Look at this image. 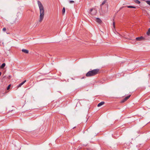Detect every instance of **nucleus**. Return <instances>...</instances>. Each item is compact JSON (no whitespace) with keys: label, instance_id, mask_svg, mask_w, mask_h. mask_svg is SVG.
Listing matches in <instances>:
<instances>
[{"label":"nucleus","instance_id":"f257e3e1","mask_svg":"<svg viewBox=\"0 0 150 150\" xmlns=\"http://www.w3.org/2000/svg\"><path fill=\"white\" fill-rule=\"evenodd\" d=\"M38 4L40 10V17L39 21L41 22L44 18L45 15V9L42 4L40 1H38Z\"/></svg>","mask_w":150,"mask_h":150},{"label":"nucleus","instance_id":"f03ea898","mask_svg":"<svg viewBox=\"0 0 150 150\" xmlns=\"http://www.w3.org/2000/svg\"><path fill=\"white\" fill-rule=\"evenodd\" d=\"M99 69H97L88 71L86 74V76L87 77H91L97 74L98 73Z\"/></svg>","mask_w":150,"mask_h":150},{"label":"nucleus","instance_id":"7ed1b4c3","mask_svg":"<svg viewBox=\"0 0 150 150\" xmlns=\"http://www.w3.org/2000/svg\"><path fill=\"white\" fill-rule=\"evenodd\" d=\"M89 13L92 15H95L97 13V11L95 8H91L90 9Z\"/></svg>","mask_w":150,"mask_h":150},{"label":"nucleus","instance_id":"20e7f679","mask_svg":"<svg viewBox=\"0 0 150 150\" xmlns=\"http://www.w3.org/2000/svg\"><path fill=\"white\" fill-rule=\"evenodd\" d=\"M145 40L143 36H141L136 38V41H140L144 40Z\"/></svg>","mask_w":150,"mask_h":150},{"label":"nucleus","instance_id":"39448f33","mask_svg":"<svg viewBox=\"0 0 150 150\" xmlns=\"http://www.w3.org/2000/svg\"><path fill=\"white\" fill-rule=\"evenodd\" d=\"M26 81V80H25L21 83L19 84L17 86L18 88L21 87L23 84Z\"/></svg>","mask_w":150,"mask_h":150},{"label":"nucleus","instance_id":"423d86ee","mask_svg":"<svg viewBox=\"0 0 150 150\" xmlns=\"http://www.w3.org/2000/svg\"><path fill=\"white\" fill-rule=\"evenodd\" d=\"M105 103V102L103 101H102L101 102L99 103L97 105L98 107H100L101 106L103 105Z\"/></svg>","mask_w":150,"mask_h":150},{"label":"nucleus","instance_id":"0eeeda50","mask_svg":"<svg viewBox=\"0 0 150 150\" xmlns=\"http://www.w3.org/2000/svg\"><path fill=\"white\" fill-rule=\"evenodd\" d=\"M95 21L99 23H100L102 22L101 20L99 18H96Z\"/></svg>","mask_w":150,"mask_h":150},{"label":"nucleus","instance_id":"6e6552de","mask_svg":"<svg viewBox=\"0 0 150 150\" xmlns=\"http://www.w3.org/2000/svg\"><path fill=\"white\" fill-rule=\"evenodd\" d=\"M22 51L26 54L28 53L29 52L28 50L25 49H23L22 50Z\"/></svg>","mask_w":150,"mask_h":150},{"label":"nucleus","instance_id":"1a4fd4ad","mask_svg":"<svg viewBox=\"0 0 150 150\" xmlns=\"http://www.w3.org/2000/svg\"><path fill=\"white\" fill-rule=\"evenodd\" d=\"M146 34L149 36H150V28L148 29L147 32H146Z\"/></svg>","mask_w":150,"mask_h":150},{"label":"nucleus","instance_id":"9d476101","mask_svg":"<svg viewBox=\"0 0 150 150\" xmlns=\"http://www.w3.org/2000/svg\"><path fill=\"white\" fill-rule=\"evenodd\" d=\"M6 65V64L5 63H3L1 65L0 67L1 68H3Z\"/></svg>","mask_w":150,"mask_h":150},{"label":"nucleus","instance_id":"9b49d317","mask_svg":"<svg viewBox=\"0 0 150 150\" xmlns=\"http://www.w3.org/2000/svg\"><path fill=\"white\" fill-rule=\"evenodd\" d=\"M134 1L136 3L139 4L140 3V2L138 0H134Z\"/></svg>","mask_w":150,"mask_h":150},{"label":"nucleus","instance_id":"f8f14e48","mask_svg":"<svg viewBox=\"0 0 150 150\" xmlns=\"http://www.w3.org/2000/svg\"><path fill=\"white\" fill-rule=\"evenodd\" d=\"M65 11V8L64 7L63 8L62 10V13L63 15L64 14Z\"/></svg>","mask_w":150,"mask_h":150},{"label":"nucleus","instance_id":"ddd939ff","mask_svg":"<svg viewBox=\"0 0 150 150\" xmlns=\"http://www.w3.org/2000/svg\"><path fill=\"white\" fill-rule=\"evenodd\" d=\"M127 7L128 8H136V7L134 6H127Z\"/></svg>","mask_w":150,"mask_h":150},{"label":"nucleus","instance_id":"4468645a","mask_svg":"<svg viewBox=\"0 0 150 150\" xmlns=\"http://www.w3.org/2000/svg\"><path fill=\"white\" fill-rule=\"evenodd\" d=\"M131 96V95H129L126 97L125 98L126 100H127L128 99L129 97H130V96Z\"/></svg>","mask_w":150,"mask_h":150},{"label":"nucleus","instance_id":"2eb2a0df","mask_svg":"<svg viewBox=\"0 0 150 150\" xmlns=\"http://www.w3.org/2000/svg\"><path fill=\"white\" fill-rule=\"evenodd\" d=\"M106 1H107V0H104L103 1L102 4L101 5V6H102V5H103V4H104L106 2Z\"/></svg>","mask_w":150,"mask_h":150},{"label":"nucleus","instance_id":"dca6fc26","mask_svg":"<svg viewBox=\"0 0 150 150\" xmlns=\"http://www.w3.org/2000/svg\"><path fill=\"white\" fill-rule=\"evenodd\" d=\"M127 100H126L125 98L123 99L121 101V103H123L124 102H125V101H126Z\"/></svg>","mask_w":150,"mask_h":150},{"label":"nucleus","instance_id":"f3484780","mask_svg":"<svg viewBox=\"0 0 150 150\" xmlns=\"http://www.w3.org/2000/svg\"><path fill=\"white\" fill-rule=\"evenodd\" d=\"M127 100H126L125 98L123 99L121 101V103H123L124 102H125V101H126Z\"/></svg>","mask_w":150,"mask_h":150},{"label":"nucleus","instance_id":"a211bd4d","mask_svg":"<svg viewBox=\"0 0 150 150\" xmlns=\"http://www.w3.org/2000/svg\"><path fill=\"white\" fill-rule=\"evenodd\" d=\"M69 2L70 4H74V1H70Z\"/></svg>","mask_w":150,"mask_h":150},{"label":"nucleus","instance_id":"6ab92c4d","mask_svg":"<svg viewBox=\"0 0 150 150\" xmlns=\"http://www.w3.org/2000/svg\"><path fill=\"white\" fill-rule=\"evenodd\" d=\"M146 2L148 4L150 5V1H146Z\"/></svg>","mask_w":150,"mask_h":150},{"label":"nucleus","instance_id":"aec40b11","mask_svg":"<svg viewBox=\"0 0 150 150\" xmlns=\"http://www.w3.org/2000/svg\"><path fill=\"white\" fill-rule=\"evenodd\" d=\"M10 86H11V85L10 84L7 87V90H8V89H9V88H10Z\"/></svg>","mask_w":150,"mask_h":150},{"label":"nucleus","instance_id":"412c9836","mask_svg":"<svg viewBox=\"0 0 150 150\" xmlns=\"http://www.w3.org/2000/svg\"><path fill=\"white\" fill-rule=\"evenodd\" d=\"M113 28H115V22H113Z\"/></svg>","mask_w":150,"mask_h":150},{"label":"nucleus","instance_id":"4be33fe9","mask_svg":"<svg viewBox=\"0 0 150 150\" xmlns=\"http://www.w3.org/2000/svg\"><path fill=\"white\" fill-rule=\"evenodd\" d=\"M3 31H5L6 30V28H4L3 29Z\"/></svg>","mask_w":150,"mask_h":150},{"label":"nucleus","instance_id":"5701e85b","mask_svg":"<svg viewBox=\"0 0 150 150\" xmlns=\"http://www.w3.org/2000/svg\"><path fill=\"white\" fill-rule=\"evenodd\" d=\"M1 72H0V76H1Z\"/></svg>","mask_w":150,"mask_h":150},{"label":"nucleus","instance_id":"b1692460","mask_svg":"<svg viewBox=\"0 0 150 150\" xmlns=\"http://www.w3.org/2000/svg\"><path fill=\"white\" fill-rule=\"evenodd\" d=\"M84 78V77H83V78H82H82Z\"/></svg>","mask_w":150,"mask_h":150},{"label":"nucleus","instance_id":"393cba45","mask_svg":"<svg viewBox=\"0 0 150 150\" xmlns=\"http://www.w3.org/2000/svg\"><path fill=\"white\" fill-rule=\"evenodd\" d=\"M14 23H15V21H14Z\"/></svg>","mask_w":150,"mask_h":150}]
</instances>
